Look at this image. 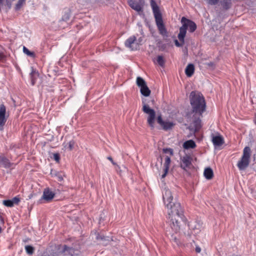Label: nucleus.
Segmentation results:
<instances>
[{
	"label": "nucleus",
	"instance_id": "32",
	"mask_svg": "<svg viewBox=\"0 0 256 256\" xmlns=\"http://www.w3.org/2000/svg\"><path fill=\"white\" fill-rule=\"evenodd\" d=\"M25 249H26V253L28 255H32L34 252V247H32L31 246H29V245L26 246H25Z\"/></svg>",
	"mask_w": 256,
	"mask_h": 256
},
{
	"label": "nucleus",
	"instance_id": "24",
	"mask_svg": "<svg viewBox=\"0 0 256 256\" xmlns=\"http://www.w3.org/2000/svg\"><path fill=\"white\" fill-rule=\"evenodd\" d=\"M250 161H238L237 166L240 170H245L250 164Z\"/></svg>",
	"mask_w": 256,
	"mask_h": 256
},
{
	"label": "nucleus",
	"instance_id": "36",
	"mask_svg": "<svg viewBox=\"0 0 256 256\" xmlns=\"http://www.w3.org/2000/svg\"><path fill=\"white\" fill-rule=\"evenodd\" d=\"M181 44H180L178 42V40H175V44L177 46H182L183 45V44H184V42H180Z\"/></svg>",
	"mask_w": 256,
	"mask_h": 256
},
{
	"label": "nucleus",
	"instance_id": "9",
	"mask_svg": "<svg viewBox=\"0 0 256 256\" xmlns=\"http://www.w3.org/2000/svg\"><path fill=\"white\" fill-rule=\"evenodd\" d=\"M156 121L164 130H170L174 126V124L172 122L163 120L160 114L156 117Z\"/></svg>",
	"mask_w": 256,
	"mask_h": 256
},
{
	"label": "nucleus",
	"instance_id": "1",
	"mask_svg": "<svg viewBox=\"0 0 256 256\" xmlns=\"http://www.w3.org/2000/svg\"><path fill=\"white\" fill-rule=\"evenodd\" d=\"M162 198L164 204L168 209L170 225L173 231L176 233L182 227L186 224V219L184 214L183 210L180 203L172 202L173 196L168 189L164 188Z\"/></svg>",
	"mask_w": 256,
	"mask_h": 256
},
{
	"label": "nucleus",
	"instance_id": "35",
	"mask_svg": "<svg viewBox=\"0 0 256 256\" xmlns=\"http://www.w3.org/2000/svg\"><path fill=\"white\" fill-rule=\"evenodd\" d=\"M53 158L54 160H60V155L58 153H54L52 154Z\"/></svg>",
	"mask_w": 256,
	"mask_h": 256
},
{
	"label": "nucleus",
	"instance_id": "8",
	"mask_svg": "<svg viewBox=\"0 0 256 256\" xmlns=\"http://www.w3.org/2000/svg\"><path fill=\"white\" fill-rule=\"evenodd\" d=\"M124 44L126 46L130 48L131 50H138L140 46L136 41V38L134 36H132L128 38L126 40Z\"/></svg>",
	"mask_w": 256,
	"mask_h": 256
},
{
	"label": "nucleus",
	"instance_id": "40",
	"mask_svg": "<svg viewBox=\"0 0 256 256\" xmlns=\"http://www.w3.org/2000/svg\"><path fill=\"white\" fill-rule=\"evenodd\" d=\"M1 232H2V228H1V227L0 226V233Z\"/></svg>",
	"mask_w": 256,
	"mask_h": 256
},
{
	"label": "nucleus",
	"instance_id": "37",
	"mask_svg": "<svg viewBox=\"0 0 256 256\" xmlns=\"http://www.w3.org/2000/svg\"><path fill=\"white\" fill-rule=\"evenodd\" d=\"M200 251H201V249H200V247H198V246L196 247V252L197 253L200 252Z\"/></svg>",
	"mask_w": 256,
	"mask_h": 256
},
{
	"label": "nucleus",
	"instance_id": "15",
	"mask_svg": "<svg viewBox=\"0 0 256 256\" xmlns=\"http://www.w3.org/2000/svg\"><path fill=\"white\" fill-rule=\"evenodd\" d=\"M204 175L207 180H211L214 177V172L210 167L206 168L204 172Z\"/></svg>",
	"mask_w": 256,
	"mask_h": 256
},
{
	"label": "nucleus",
	"instance_id": "33",
	"mask_svg": "<svg viewBox=\"0 0 256 256\" xmlns=\"http://www.w3.org/2000/svg\"><path fill=\"white\" fill-rule=\"evenodd\" d=\"M219 0H207V2L208 4L211 5H215L217 4Z\"/></svg>",
	"mask_w": 256,
	"mask_h": 256
},
{
	"label": "nucleus",
	"instance_id": "22",
	"mask_svg": "<svg viewBox=\"0 0 256 256\" xmlns=\"http://www.w3.org/2000/svg\"><path fill=\"white\" fill-rule=\"evenodd\" d=\"M163 153L164 156V160H170L171 156L173 154V150L172 148H165L163 150Z\"/></svg>",
	"mask_w": 256,
	"mask_h": 256
},
{
	"label": "nucleus",
	"instance_id": "2",
	"mask_svg": "<svg viewBox=\"0 0 256 256\" xmlns=\"http://www.w3.org/2000/svg\"><path fill=\"white\" fill-rule=\"evenodd\" d=\"M190 100L194 115L201 116L206 109V102L203 95L200 92L192 91L190 93Z\"/></svg>",
	"mask_w": 256,
	"mask_h": 256
},
{
	"label": "nucleus",
	"instance_id": "11",
	"mask_svg": "<svg viewBox=\"0 0 256 256\" xmlns=\"http://www.w3.org/2000/svg\"><path fill=\"white\" fill-rule=\"evenodd\" d=\"M55 193L52 192L49 188L44 189L42 199L44 200L47 202H50L54 198Z\"/></svg>",
	"mask_w": 256,
	"mask_h": 256
},
{
	"label": "nucleus",
	"instance_id": "6",
	"mask_svg": "<svg viewBox=\"0 0 256 256\" xmlns=\"http://www.w3.org/2000/svg\"><path fill=\"white\" fill-rule=\"evenodd\" d=\"M136 84L140 88V92L143 96H148L150 95V90L148 87L146 82L142 78L138 76L136 78Z\"/></svg>",
	"mask_w": 256,
	"mask_h": 256
},
{
	"label": "nucleus",
	"instance_id": "34",
	"mask_svg": "<svg viewBox=\"0 0 256 256\" xmlns=\"http://www.w3.org/2000/svg\"><path fill=\"white\" fill-rule=\"evenodd\" d=\"M111 162H112V164L114 166H116L115 168H116V170L118 172V170H119L120 172L121 171V170H120V168L119 166L116 164V163L115 162V161L112 160Z\"/></svg>",
	"mask_w": 256,
	"mask_h": 256
},
{
	"label": "nucleus",
	"instance_id": "31",
	"mask_svg": "<svg viewBox=\"0 0 256 256\" xmlns=\"http://www.w3.org/2000/svg\"><path fill=\"white\" fill-rule=\"evenodd\" d=\"M156 62L158 64L161 66H163L164 65L165 60L164 58V57L162 56H158L156 58Z\"/></svg>",
	"mask_w": 256,
	"mask_h": 256
},
{
	"label": "nucleus",
	"instance_id": "10",
	"mask_svg": "<svg viewBox=\"0 0 256 256\" xmlns=\"http://www.w3.org/2000/svg\"><path fill=\"white\" fill-rule=\"evenodd\" d=\"M62 252L66 254H68L70 256H81V252L79 249L70 248L66 245L63 246Z\"/></svg>",
	"mask_w": 256,
	"mask_h": 256
},
{
	"label": "nucleus",
	"instance_id": "38",
	"mask_svg": "<svg viewBox=\"0 0 256 256\" xmlns=\"http://www.w3.org/2000/svg\"><path fill=\"white\" fill-rule=\"evenodd\" d=\"M254 124H256V113L255 114V116H254Z\"/></svg>",
	"mask_w": 256,
	"mask_h": 256
},
{
	"label": "nucleus",
	"instance_id": "12",
	"mask_svg": "<svg viewBox=\"0 0 256 256\" xmlns=\"http://www.w3.org/2000/svg\"><path fill=\"white\" fill-rule=\"evenodd\" d=\"M20 202V199L17 196H15L12 200H4L2 204L7 207L12 208L14 204H18Z\"/></svg>",
	"mask_w": 256,
	"mask_h": 256
},
{
	"label": "nucleus",
	"instance_id": "21",
	"mask_svg": "<svg viewBox=\"0 0 256 256\" xmlns=\"http://www.w3.org/2000/svg\"><path fill=\"white\" fill-rule=\"evenodd\" d=\"M251 153V150L250 147L246 146L243 150V155L241 160H248Z\"/></svg>",
	"mask_w": 256,
	"mask_h": 256
},
{
	"label": "nucleus",
	"instance_id": "39",
	"mask_svg": "<svg viewBox=\"0 0 256 256\" xmlns=\"http://www.w3.org/2000/svg\"><path fill=\"white\" fill-rule=\"evenodd\" d=\"M108 160H112V158L110 157H108Z\"/></svg>",
	"mask_w": 256,
	"mask_h": 256
},
{
	"label": "nucleus",
	"instance_id": "3",
	"mask_svg": "<svg viewBox=\"0 0 256 256\" xmlns=\"http://www.w3.org/2000/svg\"><path fill=\"white\" fill-rule=\"evenodd\" d=\"M150 6L152 10L156 24L160 34L163 36H166L167 31L164 24L162 15L158 6L154 0H150Z\"/></svg>",
	"mask_w": 256,
	"mask_h": 256
},
{
	"label": "nucleus",
	"instance_id": "17",
	"mask_svg": "<svg viewBox=\"0 0 256 256\" xmlns=\"http://www.w3.org/2000/svg\"><path fill=\"white\" fill-rule=\"evenodd\" d=\"M212 142L216 146H220L224 143V138L220 136H214L212 138Z\"/></svg>",
	"mask_w": 256,
	"mask_h": 256
},
{
	"label": "nucleus",
	"instance_id": "23",
	"mask_svg": "<svg viewBox=\"0 0 256 256\" xmlns=\"http://www.w3.org/2000/svg\"><path fill=\"white\" fill-rule=\"evenodd\" d=\"M50 174L52 176L56 177L57 180L61 182L64 180V175L62 174V172H56L55 170H52L50 172Z\"/></svg>",
	"mask_w": 256,
	"mask_h": 256
},
{
	"label": "nucleus",
	"instance_id": "13",
	"mask_svg": "<svg viewBox=\"0 0 256 256\" xmlns=\"http://www.w3.org/2000/svg\"><path fill=\"white\" fill-rule=\"evenodd\" d=\"M129 6L137 12H140L142 10V4L136 0H129L128 2Z\"/></svg>",
	"mask_w": 256,
	"mask_h": 256
},
{
	"label": "nucleus",
	"instance_id": "5",
	"mask_svg": "<svg viewBox=\"0 0 256 256\" xmlns=\"http://www.w3.org/2000/svg\"><path fill=\"white\" fill-rule=\"evenodd\" d=\"M144 113L148 114L147 122L152 129L154 128V122L156 118V113L154 110L151 108L146 104H144L142 108Z\"/></svg>",
	"mask_w": 256,
	"mask_h": 256
},
{
	"label": "nucleus",
	"instance_id": "19",
	"mask_svg": "<svg viewBox=\"0 0 256 256\" xmlns=\"http://www.w3.org/2000/svg\"><path fill=\"white\" fill-rule=\"evenodd\" d=\"M75 144V142L74 140H72L67 143L64 142L63 144V149L64 150L71 151L74 148Z\"/></svg>",
	"mask_w": 256,
	"mask_h": 256
},
{
	"label": "nucleus",
	"instance_id": "14",
	"mask_svg": "<svg viewBox=\"0 0 256 256\" xmlns=\"http://www.w3.org/2000/svg\"><path fill=\"white\" fill-rule=\"evenodd\" d=\"M171 161H165L162 168V178H164L168 174Z\"/></svg>",
	"mask_w": 256,
	"mask_h": 256
},
{
	"label": "nucleus",
	"instance_id": "28",
	"mask_svg": "<svg viewBox=\"0 0 256 256\" xmlns=\"http://www.w3.org/2000/svg\"><path fill=\"white\" fill-rule=\"evenodd\" d=\"M220 4L224 8L228 10L230 7L231 2L230 0H220Z\"/></svg>",
	"mask_w": 256,
	"mask_h": 256
},
{
	"label": "nucleus",
	"instance_id": "18",
	"mask_svg": "<svg viewBox=\"0 0 256 256\" xmlns=\"http://www.w3.org/2000/svg\"><path fill=\"white\" fill-rule=\"evenodd\" d=\"M182 146L184 149L188 150L190 148H194L196 146L193 140H190L185 142L183 144Z\"/></svg>",
	"mask_w": 256,
	"mask_h": 256
},
{
	"label": "nucleus",
	"instance_id": "16",
	"mask_svg": "<svg viewBox=\"0 0 256 256\" xmlns=\"http://www.w3.org/2000/svg\"><path fill=\"white\" fill-rule=\"evenodd\" d=\"M194 72V66L192 64H188L185 69V73L188 77H191L193 75Z\"/></svg>",
	"mask_w": 256,
	"mask_h": 256
},
{
	"label": "nucleus",
	"instance_id": "7",
	"mask_svg": "<svg viewBox=\"0 0 256 256\" xmlns=\"http://www.w3.org/2000/svg\"><path fill=\"white\" fill-rule=\"evenodd\" d=\"M8 114L6 116V106L4 104L0 105V131L4 130Z\"/></svg>",
	"mask_w": 256,
	"mask_h": 256
},
{
	"label": "nucleus",
	"instance_id": "26",
	"mask_svg": "<svg viewBox=\"0 0 256 256\" xmlns=\"http://www.w3.org/2000/svg\"><path fill=\"white\" fill-rule=\"evenodd\" d=\"M193 126L194 128V131H198L201 128V120L200 116L196 118L192 122Z\"/></svg>",
	"mask_w": 256,
	"mask_h": 256
},
{
	"label": "nucleus",
	"instance_id": "27",
	"mask_svg": "<svg viewBox=\"0 0 256 256\" xmlns=\"http://www.w3.org/2000/svg\"><path fill=\"white\" fill-rule=\"evenodd\" d=\"M39 76L38 73L36 70H32L30 73L31 83L32 86L36 83V80Z\"/></svg>",
	"mask_w": 256,
	"mask_h": 256
},
{
	"label": "nucleus",
	"instance_id": "4",
	"mask_svg": "<svg viewBox=\"0 0 256 256\" xmlns=\"http://www.w3.org/2000/svg\"><path fill=\"white\" fill-rule=\"evenodd\" d=\"M182 26L180 28V32L178 34V38L180 42H184V38L186 33V30L188 29L190 32H194L196 29V25L192 20L182 17L181 19Z\"/></svg>",
	"mask_w": 256,
	"mask_h": 256
},
{
	"label": "nucleus",
	"instance_id": "25",
	"mask_svg": "<svg viewBox=\"0 0 256 256\" xmlns=\"http://www.w3.org/2000/svg\"><path fill=\"white\" fill-rule=\"evenodd\" d=\"M180 166L186 171L189 170L192 166L191 161H180Z\"/></svg>",
	"mask_w": 256,
	"mask_h": 256
},
{
	"label": "nucleus",
	"instance_id": "20",
	"mask_svg": "<svg viewBox=\"0 0 256 256\" xmlns=\"http://www.w3.org/2000/svg\"><path fill=\"white\" fill-rule=\"evenodd\" d=\"M96 239L98 240L101 241V244L104 245L107 244L108 242H110L109 237L100 234L98 233L96 234Z\"/></svg>",
	"mask_w": 256,
	"mask_h": 256
},
{
	"label": "nucleus",
	"instance_id": "29",
	"mask_svg": "<svg viewBox=\"0 0 256 256\" xmlns=\"http://www.w3.org/2000/svg\"><path fill=\"white\" fill-rule=\"evenodd\" d=\"M23 52L24 54L30 57L34 58L36 56V54L34 52L30 51L28 49L24 46L23 47Z\"/></svg>",
	"mask_w": 256,
	"mask_h": 256
},
{
	"label": "nucleus",
	"instance_id": "30",
	"mask_svg": "<svg viewBox=\"0 0 256 256\" xmlns=\"http://www.w3.org/2000/svg\"><path fill=\"white\" fill-rule=\"evenodd\" d=\"M12 166L10 161H0V168H10Z\"/></svg>",
	"mask_w": 256,
	"mask_h": 256
}]
</instances>
